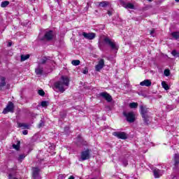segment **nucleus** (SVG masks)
<instances>
[{"instance_id": "obj_1", "label": "nucleus", "mask_w": 179, "mask_h": 179, "mask_svg": "<svg viewBox=\"0 0 179 179\" xmlns=\"http://www.w3.org/2000/svg\"><path fill=\"white\" fill-rule=\"evenodd\" d=\"M65 86H69V78L68 77L62 76L61 80L55 83V87L58 89L61 93L65 92Z\"/></svg>"}, {"instance_id": "obj_2", "label": "nucleus", "mask_w": 179, "mask_h": 179, "mask_svg": "<svg viewBox=\"0 0 179 179\" xmlns=\"http://www.w3.org/2000/svg\"><path fill=\"white\" fill-rule=\"evenodd\" d=\"M103 43L105 45H107V47H109L112 51H115V52H117L120 48V46L117 44L115 41L110 38L109 37H105L103 38Z\"/></svg>"}, {"instance_id": "obj_3", "label": "nucleus", "mask_w": 179, "mask_h": 179, "mask_svg": "<svg viewBox=\"0 0 179 179\" xmlns=\"http://www.w3.org/2000/svg\"><path fill=\"white\" fill-rule=\"evenodd\" d=\"M123 115L124 117H125L127 122H130V123L135 122V120H136L135 113L124 111Z\"/></svg>"}, {"instance_id": "obj_4", "label": "nucleus", "mask_w": 179, "mask_h": 179, "mask_svg": "<svg viewBox=\"0 0 179 179\" xmlns=\"http://www.w3.org/2000/svg\"><path fill=\"white\" fill-rule=\"evenodd\" d=\"M15 110V105L13 102L9 101L6 107L3 110V114H8V113H13Z\"/></svg>"}, {"instance_id": "obj_5", "label": "nucleus", "mask_w": 179, "mask_h": 179, "mask_svg": "<svg viewBox=\"0 0 179 179\" xmlns=\"http://www.w3.org/2000/svg\"><path fill=\"white\" fill-rule=\"evenodd\" d=\"M90 159V150L87 149L85 151L81 152L80 162H85V160H89Z\"/></svg>"}, {"instance_id": "obj_6", "label": "nucleus", "mask_w": 179, "mask_h": 179, "mask_svg": "<svg viewBox=\"0 0 179 179\" xmlns=\"http://www.w3.org/2000/svg\"><path fill=\"white\" fill-rule=\"evenodd\" d=\"M39 64L40 65H44L45 64L52 65V64H54V59L50 57H44L41 59V63Z\"/></svg>"}, {"instance_id": "obj_7", "label": "nucleus", "mask_w": 179, "mask_h": 179, "mask_svg": "<svg viewBox=\"0 0 179 179\" xmlns=\"http://www.w3.org/2000/svg\"><path fill=\"white\" fill-rule=\"evenodd\" d=\"M99 97H102V99H104L105 100H106L108 103H111V101H113V97L111 96V95H110V94L106 92L99 93Z\"/></svg>"}, {"instance_id": "obj_8", "label": "nucleus", "mask_w": 179, "mask_h": 179, "mask_svg": "<svg viewBox=\"0 0 179 179\" xmlns=\"http://www.w3.org/2000/svg\"><path fill=\"white\" fill-rule=\"evenodd\" d=\"M32 177L34 179H41L40 176V169L37 167L32 168Z\"/></svg>"}, {"instance_id": "obj_9", "label": "nucleus", "mask_w": 179, "mask_h": 179, "mask_svg": "<svg viewBox=\"0 0 179 179\" xmlns=\"http://www.w3.org/2000/svg\"><path fill=\"white\" fill-rule=\"evenodd\" d=\"M113 135L116 136V138H118V139H127V138H128L125 132L115 131Z\"/></svg>"}, {"instance_id": "obj_10", "label": "nucleus", "mask_w": 179, "mask_h": 179, "mask_svg": "<svg viewBox=\"0 0 179 179\" xmlns=\"http://www.w3.org/2000/svg\"><path fill=\"white\" fill-rule=\"evenodd\" d=\"M103 68H104V59H101L98 64L95 66V71H96V72H100Z\"/></svg>"}, {"instance_id": "obj_11", "label": "nucleus", "mask_w": 179, "mask_h": 179, "mask_svg": "<svg viewBox=\"0 0 179 179\" xmlns=\"http://www.w3.org/2000/svg\"><path fill=\"white\" fill-rule=\"evenodd\" d=\"M44 38L48 40V41H51L52 38H54V31H47L45 35Z\"/></svg>"}, {"instance_id": "obj_12", "label": "nucleus", "mask_w": 179, "mask_h": 179, "mask_svg": "<svg viewBox=\"0 0 179 179\" xmlns=\"http://www.w3.org/2000/svg\"><path fill=\"white\" fill-rule=\"evenodd\" d=\"M43 73H44V68L41 66V65H40L39 64L37 68L35 69V73L38 76H41Z\"/></svg>"}, {"instance_id": "obj_13", "label": "nucleus", "mask_w": 179, "mask_h": 179, "mask_svg": "<svg viewBox=\"0 0 179 179\" xmlns=\"http://www.w3.org/2000/svg\"><path fill=\"white\" fill-rule=\"evenodd\" d=\"M83 36L87 40H93L96 37V34L83 32Z\"/></svg>"}, {"instance_id": "obj_14", "label": "nucleus", "mask_w": 179, "mask_h": 179, "mask_svg": "<svg viewBox=\"0 0 179 179\" xmlns=\"http://www.w3.org/2000/svg\"><path fill=\"white\" fill-rule=\"evenodd\" d=\"M140 110H141V114L142 117L149 115H148V113H149V110L148 109V108H146L143 106H141Z\"/></svg>"}, {"instance_id": "obj_15", "label": "nucleus", "mask_w": 179, "mask_h": 179, "mask_svg": "<svg viewBox=\"0 0 179 179\" xmlns=\"http://www.w3.org/2000/svg\"><path fill=\"white\" fill-rule=\"evenodd\" d=\"M152 173L155 178H160L162 177V171L157 169H152Z\"/></svg>"}, {"instance_id": "obj_16", "label": "nucleus", "mask_w": 179, "mask_h": 179, "mask_svg": "<svg viewBox=\"0 0 179 179\" xmlns=\"http://www.w3.org/2000/svg\"><path fill=\"white\" fill-rule=\"evenodd\" d=\"M141 86H146L147 87H149L152 86V81L150 80H144L143 81L140 83Z\"/></svg>"}, {"instance_id": "obj_17", "label": "nucleus", "mask_w": 179, "mask_h": 179, "mask_svg": "<svg viewBox=\"0 0 179 179\" xmlns=\"http://www.w3.org/2000/svg\"><path fill=\"white\" fill-rule=\"evenodd\" d=\"M6 86V78L5 77H1L0 90H2V87Z\"/></svg>"}, {"instance_id": "obj_18", "label": "nucleus", "mask_w": 179, "mask_h": 179, "mask_svg": "<svg viewBox=\"0 0 179 179\" xmlns=\"http://www.w3.org/2000/svg\"><path fill=\"white\" fill-rule=\"evenodd\" d=\"M108 5H110V3L108 1H101L99 3V8H107Z\"/></svg>"}, {"instance_id": "obj_19", "label": "nucleus", "mask_w": 179, "mask_h": 179, "mask_svg": "<svg viewBox=\"0 0 179 179\" xmlns=\"http://www.w3.org/2000/svg\"><path fill=\"white\" fill-rule=\"evenodd\" d=\"M18 128H23L24 129H29V126L26 123H17Z\"/></svg>"}, {"instance_id": "obj_20", "label": "nucleus", "mask_w": 179, "mask_h": 179, "mask_svg": "<svg viewBox=\"0 0 179 179\" xmlns=\"http://www.w3.org/2000/svg\"><path fill=\"white\" fill-rule=\"evenodd\" d=\"M174 166H177L179 164V155L178 154H175L174 157Z\"/></svg>"}, {"instance_id": "obj_21", "label": "nucleus", "mask_w": 179, "mask_h": 179, "mask_svg": "<svg viewBox=\"0 0 179 179\" xmlns=\"http://www.w3.org/2000/svg\"><path fill=\"white\" fill-rule=\"evenodd\" d=\"M142 118L144 121L145 125H149V123L150 122V120H149V115L145 116H142Z\"/></svg>"}, {"instance_id": "obj_22", "label": "nucleus", "mask_w": 179, "mask_h": 179, "mask_svg": "<svg viewBox=\"0 0 179 179\" xmlns=\"http://www.w3.org/2000/svg\"><path fill=\"white\" fill-rule=\"evenodd\" d=\"M124 8L126 9H135V6L132 3H127L124 5Z\"/></svg>"}, {"instance_id": "obj_23", "label": "nucleus", "mask_w": 179, "mask_h": 179, "mask_svg": "<svg viewBox=\"0 0 179 179\" xmlns=\"http://www.w3.org/2000/svg\"><path fill=\"white\" fill-rule=\"evenodd\" d=\"M171 36L172 37L175 39V40H178L179 38V31H174L171 33Z\"/></svg>"}, {"instance_id": "obj_24", "label": "nucleus", "mask_w": 179, "mask_h": 179, "mask_svg": "<svg viewBox=\"0 0 179 179\" xmlns=\"http://www.w3.org/2000/svg\"><path fill=\"white\" fill-rule=\"evenodd\" d=\"M30 58V55H21V61H26V59H29Z\"/></svg>"}, {"instance_id": "obj_25", "label": "nucleus", "mask_w": 179, "mask_h": 179, "mask_svg": "<svg viewBox=\"0 0 179 179\" xmlns=\"http://www.w3.org/2000/svg\"><path fill=\"white\" fill-rule=\"evenodd\" d=\"M9 5V1H2L1 3V8H6Z\"/></svg>"}, {"instance_id": "obj_26", "label": "nucleus", "mask_w": 179, "mask_h": 179, "mask_svg": "<svg viewBox=\"0 0 179 179\" xmlns=\"http://www.w3.org/2000/svg\"><path fill=\"white\" fill-rule=\"evenodd\" d=\"M171 55L175 57L176 58H178L179 57V52H178L177 50H173L172 52H171Z\"/></svg>"}, {"instance_id": "obj_27", "label": "nucleus", "mask_w": 179, "mask_h": 179, "mask_svg": "<svg viewBox=\"0 0 179 179\" xmlns=\"http://www.w3.org/2000/svg\"><path fill=\"white\" fill-rule=\"evenodd\" d=\"M162 86L165 90H169V89H170L169 85H167V83H166L164 81L162 83Z\"/></svg>"}, {"instance_id": "obj_28", "label": "nucleus", "mask_w": 179, "mask_h": 179, "mask_svg": "<svg viewBox=\"0 0 179 179\" xmlns=\"http://www.w3.org/2000/svg\"><path fill=\"white\" fill-rule=\"evenodd\" d=\"M24 157H26V155H24V154L20 155L18 157V162H20V163H22V162L24 160Z\"/></svg>"}, {"instance_id": "obj_29", "label": "nucleus", "mask_w": 179, "mask_h": 179, "mask_svg": "<svg viewBox=\"0 0 179 179\" xmlns=\"http://www.w3.org/2000/svg\"><path fill=\"white\" fill-rule=\"evenodd\" d=\"M130 108H138V103L132 102L129 103Z\"/></svg>"}, {"instance_id": "obj_30", "label": "nucleus", "mask_w": 179, "mask_h": 179, "mask_svg": "<svg viewBox=\"0 0 179 179\" xmlns=\"http://www.w3.org/2000/svg\"><path fill=\"white\" fill-rule=\"evenodd\" d=\"M72 65H73L74 66H78V65L80 64V60H73L71 62Z\"/></svg>"}, {"instance_id": "obj_31", "label": "nucleus", "mask_w": 179, "mask_h": 179, "mask_svg": "<svg viewBox=\"0 0 179 179\" xmlns=\"http://www.w3.org/2000/svg\"><path fill=\"white\" fill-rule=\"evenodd\" d=\"M48 146L50 150L55 149V145L54 143H48Z\"/></svg>"}, {"instance_id": "obj_32", "label": "nucleus", "mask_w": 179, "mask_h": 179, "mask_svg": "<svg viewBox=\"0 0 179 179\" xmlns=\"http://www.w3.org/2000/svg\"><path fill=\"white\" fill-rule=\"evenodd\" d=\"M13 149H15V150H19V149L20 148V142H18L17 145L13 144Z\"/></svg>"}, {"instance_id": "obj_33", "label": "nucleus", "mask_w": 179, "mask_h": 179, "mask_svg": "<svg viewBox=\"0 0 179 179\" xmlns=\"http://www.w3.org/2000/svg\"><path fill=\"white\" fill-rule=\"evenodd\" d=\"M41 106L42 107H47V106H48V101H43L41 103Z\"/></svg>"}, {"instance_id": "obj_34", "label": "nucleus", "mask_w": 179, "mask_h": 179, "mask_svg": "<svg viewBox=\"0 0 179 179\" xmlns=\"http://www.w3.org/2000/svg\"><path fill=\"white\" fill-rule=\"evenodd\" d=\"M83 73H84V75H87V73H89V69L87 67H85L83 69Z\"/></svg>"}, {"instance_id": "obj_35", "label": "nucleus", "mask_w": 179, "mask_h": 179, "mask_svg": "<svg viewBox=\"0 0 179 179\" xmlns=\"http://www.w3.org/2000/svg\"><path fill=\"white\" fill-rule=\"evenodd\" d=\"M164 73L165 76H170V70L165 69L164 71Z\"/></svg>"}, {"instance_id": "obj_36", "label": "nucleus", "mask_w": 179, "mask_h": 179, "mask_svg": "<svg viewBox=\"0 0 179 179\" xmlns=\"http://www.w3.org/2000/svg\"><path fill=\"white\" fill-rule=\"evenodd\" d=\"M38 94H39V96H44L45 94V92H44V90H39L38 91Z\"/></svg>"}, {"instance_id": "obj_37", "label": "nucleus", "mask_w": 179, "mask_h": 179, "mask_svg": "<svg viewBox=\"0 0 179 179\" xmlns=\"http://www.w3.org/2000/svg\"><path fill=\"white\" fill-rule=\"evenodd\" d=\"M41 127H44V120H41L38 124V128H41Z\"/></svg>"}, {"instance_id": "obj_38", "label": "nucleus", "mask_w": 179, "mask_h": 179, "mask_svg": "<svg viewBox=\"0 0 179 179\" xmlns=\"http://www.w3.org/2000/svg\"><path fill=\"white\" fill-rule=\"evenodd\" d=\"M150 36H152V37H155V29H152L150 32Z\"/></svg>"}, {"instance_id": "obj_39", "label": "nucleus", "mask_w": 179, "mask_h": 179, "mask_svg": "<svg viewBox=\"0 0 179 179\" xmlns=\"http://www.w3.org/2000/svg\"><path fill=\"white\" fill-rule=\"evenodd\" d=\"M123 166L124 167H127V166H128V161L127 160L123 161Z\"/></svg>"}, {"instance_id": "obj_40", "label": "nucleus", "mask_w": 179, "mask_h": 179, "mask_svg": "<svg viewBox=\"0 0 179 179\" xmlns=\"http://www.w3.org/2000/svg\"><path fill=\"white\" fill-rule=\"evenodd\" d=\"M22 134H23L24 135H27V134H29V131H27V130H24V131H22Z\"/></svg>"}, {"instance_id": "obj_41", "label": "nucleus", "mask_w": 179, "mask_h": 179, "mask_svg": "<svg viewBox=\"0 0 179 179\" xmlns=\"http://www.w3.org/2000/svg\"><path fill=\"white\" fill-rule=\"evenodd\" d=\"M138 94L139 96H145V94H144L143 93H142V92H138Z\"/></svg>"}, {"instance_id": "obj_42", "label": "nucleus", "mask_w": 179, "mask_h": 179, "mask_svg": "<svg viewBox=\"0 0 179 179\" xmlns=\"http://www.w3.org/2000/svg\"><path fill=\"white\" fill-rule=\"evenodd\" d=\"M108 15H109V16H111V15H113V12H111V11H108Z\"/></svg>"}, {"instance_id": "obj_43", "label": "nucleus", "mask_w": 179, "mask_h": 179, "mask_svg": "<svg viewBox=\"0 0 179 179\" xmlns=\"http://www.w3.org/2000/svg\"><path fill=\"white\" fill-rule=\"evenodd\" d=\"M8 47H12V42H8Z\"/></svg>"}, {"instance_id": "obj_44", "label": "nucleus", "mask_w": 179, "mask_h": 179, "mask_svg": "<svg viewBox=\"0 0 179 179\" xmlns=\"http://www.w3.org/2000/svg\"><path fill=\"white\" fill-rule=\"evenodd\" d=\"M69 179H75V177L73 176H71Z\"/></svg>"}, {"instance_id": "obj_45", "label": "nucleus", "mask_w": 179, "mask_h": 179, "mask_svg": "<svg viewBox=\"0 0 179 179\" xmlns=\"http://www.w3.org/2000/svg\"><path fill=\"white\" fill-rule=\"evenodd\" d=\"M172 179H176V176H173Z\"/></svg>"}, {"instance_id": "obj_46", "label": "nucleus", "mask_w": 179, "mask_h": 179, "mask_svg": "<svg viewBox=\"0 0 179 179\" xmlns=\"http://www.w3.org/2000/svg\"><path fill=\"white\" fill-rule=\"evenodd\" d=\"M57 3H59V0H55Z\"/></svg>"}, {"instance_id": "obj_47", "label": "nucleus", "mask_w": 179, "mask_h": 179, "mask_svg": "<svg viewBox=\"0 0 179 179\" xmlns=\"http://www.w3.org/2000/svg\"><path fill=\"white\" fill-rule=\"evenodd\" d=\"M148 2H152L153 0H147Z\"/></svg>"}, {"instance_id": "obj_48", "label": "nucleus", "mask_w": 179, "mask_h": 179, "mask_svg": "<svg viewBox=\"0 0 179 179\" xmlns=\"http://www.w3.org/2000/svg\"><path fill=\"white\" fill-rule=\"evenodd\" d=\"M176 2H179V0H176Z\"/></svg>"}]
</instances>
